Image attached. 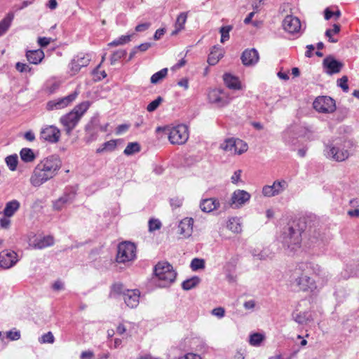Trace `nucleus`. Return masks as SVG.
Segmentation results:
<instances>
[{"mask_svg":"<svg viewBox=\"0 0 359 359\" xmlns=\"http://www.w3.org/2000/svg\"><path fill=\"white\" fill-rule=\"evenodd\" d=\"M6 337L11 341L18 340L20 338V332L16 329L6 332Z\"/></svg>","mask_w":359,"mask_h":359,"instance_id":"nucleus-48","label":"nucleus"},{"mask_svg":"<svg viewBox=\"0 0 359 359\" xmlns=\"http://www.w3.org/2000/svg\"><path fill=\"white\" fill-rule=\"evenodd\" d=\"M288 187L284 180H276L272 185H266L262 189V194L266 197H273L283 193Z\"/></svg>","mask_w":359,"mask_h":359,"instance_id":"nucleus-13","label":"nucleus"},{"mask_svg":"<svg viewBox=\"0 0 359 359\" xmlns=\"http://www.w3.org/2000/svg\"><path fill=\"white\" fill-rule=\"evenodd\" d=\"M50 41L51 39L48 37H39L38 39V43L41 47L47 46L48 45H49Z\"/></svg>","mask_w":359,"mask_h":359,"instance_id":"nucleus-55","label":"nucleus"},{"mask_svg":"<svg viewBox=\"0 0 359 359\" xmlns=\"http://www.w3.org/2000/svg\"><path fill=\"white\" fill-rule=\"evenodd\" d=\"M222 56L223 50L219 47L214 46L208 55V62L210 65H215Z\"/></svg>","mask_w":359,"mask_h":359,"instance_id":"nucleus-30","label":"nucleus"},{"mask_svg":"<svg viewBox=\"0 0 359 359\" xmlns=\"http://www.w3.org/2000/svg\"><path fill=\"white\" fill-rule=\"evenodd\" d=\"M347 83L348 77L346 76H344L337 80L338 86H339L346 93H347L349 89Z\"/></svg>","mask_w":359,"mask_h":359,"instance_id":"nucleus-49","label":"nucleus"},{"mask_svg":"<svg viewBox=\"0 0 359 359\" xmlns=\"http://www.w3.org/2000/svg\"><path fill=\"white\" fill-rule=\"evenodd\" d=\"M76 196V191L74 189L70 187L67 188L63 195L55 201L53 203L54 209L56 210H61L66 205H69L73 202Z\"/></svg>","mask_w":359,"mask_h":359,"instance_id":"nucleus-16","label":"nucleus"},{"mask_svg":"<svg viewBox=\"0 0 359 359\" xmlns=\"http://www.w3.org/2000/svg\"><path fill=\"white\" fill-rule=\"evenodd\" d=\"M232 98L227 91L220 88L211 89L208 93L209 103L218 108L227 106Z\"/></svg>","mask_w":359,"mask_h":359,"instance_id":"nucleus-7","label":"nucleus"},{"mask_svg":"<svg viewBox=\"0 0 359 359\" xmlns=\"http://www.w3.org/2000/svg\"><path fill=\"white\" fill-rule=\"evenodd\" d=\"M13 19V14H8L1 21H0V36L4 35L11 25V22Z\"/></svg>","mask_w":359,"mask_h":359,"instance_id":"nucleus-35","label":"nucleus"},{"mask_svg":"<svg viewBox=\"0 0 359 359\" xmlns=\"http://www.w3.org/2000/svg\"><path fill=\"white\" fill-rule=\"evenodd\" d=\"M191 269L197 271L205 268V261L203 259L194 258L191 262Z\"/></svg>","mask_w":359,"mask_h":359,"instance_id":"nucleus-42","label":"nucleus"},{"mask_svg":"<svg viewBox=\"0 0 359 359\" xmlns=\"http://www.w3.org/2000/svg\"><path fill=\"white\" fill-rule=\"evenodd\" d=\"M60 130L55 126H46L41 128L39 138L43 142L54 144L60 139Z\"/></svg>","mask_w":359,"mask_h":359,"instance_id":"nucleus-12","label":"nucleus"},{"mask_svg":"<svg viewBox=\"0 0 359 359\" xmlns=\"http://www.w3.org/2000/svg\"><path fill=\"white\" fill-rule=\"evenodd\" d=\"M129 128V126L127 125V124H121V125H119L117 128H116V133L117 134H121L125 131H126Z\"/></svg>","mask_w":359,"mask_h":359,"instance_id":"nucleus-63","label":"nucleus"},{"mask_svg":"<svg viewBox=\"0 0 359 359\" xmlns=\"http://www.w3.org/2000/svg\"><path fill=\"white\" fill-rule=\"evenodd\" d=\"M78 93L74 91L64 97L49 101L46 104V109L49 111L61 109L69 105L77 97Z\"/></svg>","mask_w":359,"mask_h":359,"instance_id":"nucleus-14","label":"nucleus"},{"mask_svg":"<svg viewBox=\"0 0 359 359\" xmlns=\"http://www.w3.org/2000/svg\"><path fill=\"white\" fill-rule=\"evenodd\" d=\"M187 20V13H181L177 18L175 23V29L172 32V35H177L180 31L184 29V25Z\"/></svg>","mask_w":359,"mask_h":359,"instance_id":"nucleus-28","label":"nucleus"},{"mask_svg":"<svg viewBox=\"0 0 359 359\" xmlns=\"http://www.w3.org/2000/svg\"><path fill=\"white\" fill-rule=\"evenodd\" d=\"M313 107L318 112L332 113L336 109L335 101L328 96H320L317 97L313 102Z\"/></svg>","mask_w":359,"mask_h":359,"instance_id":"nucleus-11","label":"nucleus"},{"mask_svg":"<svg viewBox=\"0 0 359 359\" xmlns=\"http://www.w3.org/2000/svg\"><path fill=\"white\" fill-rule=\"evenodd\" d=\"M8 218L5 216L0 219V225L2 228L7 229L10 226L11 221Z\"/></svg>","mask_w":359,"mask_h":359,"instance_id":"nucleus-58","label":"nucleus"},{"mask_svg":"<svg viewBox=\"0 0 359 359\" xmlns=\"http://www.w3.org/2000/svg\"><path fill=\"white\" fill-rule=\"evenodd\" d=\"M26 57L30 63L38 65L44 58V53L41 49L27 50Z\"/></svg>","mask_w":359,"mask_h":359,"instance_id":"nucleus-26","label":"nucleus"},{"mask_svg":"<svg viewBox=\"0 0 359 359\" xmlns=\"http://www.w3.org/2000/svg\"><path fill=\"white\" fill-rule=\"evenodd\" d=\"M224 82L226 87L233 90H241L243 88L242 84L238 78L231 74H224L223 76Z\"/></svg>","mask_w":359,"mask_h":359,"instance_id":"nucleus-25","label":"nucleus"},{"mask_svg":"<svg viewBox=\"0 0 359 359\" xmlns=\"http://www.w3.org/2000/svg\"><path fill=\"white\" fill-rule=\"evenodd\" d=\"M243 306L245 309H253L255 306V302L254 300L245 302Z\"/></svg>","mask_w":359,"mask_h":359,"instance_id":"nucleus-64","label":"nucleus"},{"mask_svg":"<svg viewBox=\"0 0 359 359\" xmlns=\"http://www.w3.org/2000/svg\"><path fill=\"white\" fill-rule=\"evenodd\" d=\"M151 46V44L150 43H144L137 46H135V48L137 50H140L141 52H144V51L147 50Z\"/></svg>","mask_w":359,"mask_h":359,"instance_id":"nucleus-59","label":"nucleus"},{"mask_svg":"<svg viewBox=\"0 0 359 359\" xmlns=\"http://www.w3.org/2000/svg\"><path fill=\"white\" fill-rule=\"evenodd\" d=\"M266 335L264 332H254L249 336V344L255 347L260 346L265 341Z\"/></svg>","mask_w":359,"mask_h":359,"instance_id":"nucleus-29","label":"nucleus"},{"mask_svg":"<svg viewBox=\"0 0 359 359\" xmlns=\"http://www.w3.org/2000/svg\"><path fill=\"white\" fill-rule=\"evenodd\" d=\"M163 102V98L158 96L156 100L151 102L147 107V110L149 112L155 111L161 103Z\"/></svg>","mask_w":359,"mask_h":359,"instance_id":"nucleus-47","label":"nucleus"},{"mask_svg":"<svg viewBox=\"0 0 359 359\" xmlns=\"http://www.w3.org/2000/svg\"><path fill=\"white\" fill-rule=\"evenodd\" d=\"M168 69L163 68L160 71L154 74L151 77V83L153 84H156L161 81L168 74Z\"/></svg>","mask_w":359,"mask_h":359,"instance_id":"nucleus-36","label":"nucleus"},{"mask_svg":"<svg viewBox=\"0 0 359 359\" xmlns=\"http://www.w3.org/2000/svg\"><path fill=\"white\" fill-rule=\"evenodd\" d=\"M91 60L89 54L79 53L72 59L69 64L72 74L78 73L82 67H87Z\"/></svg>","mask_w":359,"mask_h":359,"instance_id":"nucleus-15","label":"nucleus"},{"mask_svg":"<svg viewBox=\"0 0 359 359\" xmlns=\"http://www.w3.org/2000/svg\"><path fill=\"white\" fill-rule=\"evenodd\" d=\"M212 314L219 318H223L225 314V310L223 307H217L212 311Z\"/></svg>","mask_w":359,"mask_h":359,"instance_id":"nucleus-52","label":"nucleus"},{"mask_svg":"<svg viewBox=\"0 0 359 359\" xmlns=\"http://www.w3.org/2000/svg\"><path fill=\"white\" fill-rule=\"evenodd\" d=\"M126 50H118L115 51L110 57L111 64L114 65L118 60L124 57L126 55Z\"/></svg>","mask_w":359,"mask_h":359,"instance_id":"nucleus-45","label":"nucleus"},{"mask_svg":"<svg viewBox=\"0 0 359 359\" xmlns=\"http://www.w3.org/2000/svg\"><path fill=\"white\" fill-rule=\"evenodd\" d=\"M220 148L230 155H240L248 150V144L240 139L230 138L220 145Z\"/></svg>","mask_w":359,"mask_h":359,"instance_id":"nucleus-9","label":"nucleus"},{"mask_svg":"<svg viewBox=\"0 0 359 359\" xmlns=\"http://www.w3.org/2000/svg\"><path fill=\"white\" fill-rule=\"evenodd\" d=\"M259 53L255 48L245 50L241 55L242 62L245 66H251L257 64L259 61Z\"/></svg>","mask_w":359,"mask_h":359,"instance_id":"nucleus-22","label":"nucleus"},{"mask_svg":"<svg viewBox=\"0 0 359 359\" xmlns=\"http://www.w3.org/2000/svg\"><path fill=\"white\" fill-rule=\"evenodd\" d=\"M53 289L56 291L62 290L64 289V283L61 280H56L52 286Z\"/></svg>","mask_w":359,"mask_h":359,"instance_id":"nucleus-60","label":"nucleus"},{"mask_svg":"<svg viewBox=\"0 0 359 359\" xmlns=\"http://www.w3.org/2000/svg\"><path fill=\"white\" fill-rule=\"evenodd\" d=\"M150 26H151V23L150 22L142 23V24H140V25L136 26L135 31L137 32H144L147 29H148Z\"/></svg>","mask_w":359,"mask_h":359,"instance_id":"nucleus-54","label":"nucleus"},{"mask_svg":"<svg viewBox=\"0 0 359 359\" xmlns=\"http://www.w3.org/2000/svg\"><path fill=\"white\" fill-rule=\"evenodd\" d=\"M226 227L236 233H239L242 231L241 223L237 217L230 218L227 222Z\"/></svg>","mask_w":359,"mask_h":359,"instance_id":"nucleus-32","label":"nucleus"},{"mask_svg":"<svg viewBox=\"0 0 359 359\" xmlns=\"http://www.w3.org/2000/svg\"><path fill=\"white\" fill-rule=\"evenodd\" d=\"M53 237L51 236H47L38 240H36V242L33 244V247L37 249H42L46 247L51 246L53 245Z\"/></svg>","mask_w":359,"mask_h":359,"instance_id":"nucleus-31","label":"nucleus"},{"mask_svg":"<svg viewBox=\"0 0 359 359\" xmlns=\"http://www.w3.org/2000/svg\"><path fill=\"white\" fill-rule=\"evenodd\" d=\"M161 223L158 219H151L149 221V230L150 231L158 230L161 228Z\"/></svg>","mask_w":359,"mask_h":359,"instance_id":"nucleus-50","label":"nucleus"},{"mask_svg":"<svg viewBox=\"0 0 359 359\" xmlns=\"http://www.w3.org/2000/svg\"><path fill=\"white\" fill-rule=\"evenodd\" d=\"M15 69L21 73L29 72L31 70V68L29 67V65L20 62L15 64Z\"/></svg>","mask_w":359,"mask_h":359,"instance_id":"nucleus-51","label":"nucleus"},{"mask_svg":"<svg viewBox=\"0 0 359 359\" xmlns=\"http://www.w3.org/2000/svg\"><path fill=\"white\" fill-rule=\"evenodd\" d=\"M20 156L22 161L30 163L34 161L36 156L32 149L23 148L20 152Z\"/></svg>","mask_w":359,"mask_h":359,"instance_id":"nucleus-33","label":"nucleus"},{"mask_svg":"<svg viewBox=\"0 0 359 359\" xmlns=\"http://www.w3.org/2000/svg\"><path fill=\"white\" fill-rule=\"evenodd\" d=\"M153 280L160 287L170 286L176 278L177 273L168 262H158L154 267Z\"/></svg>","mask_w":359,"mask_h":359,"instance_id":"nucleus-4","label":"nucleus"},{"mask_svg":"<svg viewBox=\"0 0 359 359\" xmlns=\"http://www.w3.org/2000/svg\"><path fill=\"white\" fill-rule=\"evenodd\" d=\"M24 137L29 142H33L35 140V135L32 130H29L25 133Z\"/></svg>","mask_w":359,"mask_h":359,"instance_id":"nucleus-61","label":"nucleus"},{"mask_svg":"<svg viewBox=\"0 0 359 359\" xmlns=\"http://www.w3.org/2000/svg\"><path fill=\"white\" fill-rule=\"evenodd\" d=\"M140 150V144L137 142H130L123 151L124 154L127 156L133 155Z\"/></svg>","mask_w":359,"mask_h":359,"instance_id":"nucleus-38","label":"nucleus"},{"mask_svg":"<svg viewBox=\"0 0 359 359\" xmlns=\"http://www.w3.org/2000/svg\"><path fill=\"white\" fill-rule=\"evenodd\" d=\"M220 203L218 199L215 198L202 199L199 204L200 209L203 212L206 213H210L213 210L218 209Z\"/></svg>","mask_w":359,"mask_h":359,"instance_id":"nucleus-23","label":"nucleus"},{"mask_svg":"<svg viewBox=\"0 0 359 359\" xmlns=\"http://www.w3.org/2000/svg\"><path fill=\"white\" fill-rule=\"evenodd\" d=\"M194 219L191 217L183 219L178 225L179 233L184 237H189L193 231Z\"/></svg>","mask_w":359,"mask_h":359,"instance_id":"nucleus-24","label":"nucleus"},{"mask_svg":"<svg viewBox=\"0 0 359 359\" xmlns=\"http://www.w3.org/2000/svg\"><path fill=\"white\" fill-rule=\"evenodd\" d=\"M241 172L242 171L241 170H238L234 172L231 178L232 183L238 184L239 182H241Z\"/></svg>","mask_w":359,"mask_h":359,"instance_id":"nucleus-53","label":"nucleus"},{"mask_svg":"<svg viewBox=\"0 0 359 359\" xmlns=\"http://www.w3.org/2000/svg\"><path fill=\"white\" fill-rule=\"evenodd\" d=\"M165 29H163V28H162V29H158L156 31V32H155V34H154V39L155 40H158V39H160L162 37V36L165 34Z\"/></svg>","mask_w":359,"mask_h":359,"instance_id":"nucleus-62","label":"nucleus"},{"mask_svg":"<svg viewBox=\"0 0 359 359\" xmlns=\"http://www.w3.org/2000/svg\"><path fill=\"white\" fill-rule=\"evenodd\" d=\"M140 292L138 290H126L123 292V300L130 308H135L139 304Z\"/></svg>","mask_w":359,"mask_h":359,"instance_id":"nucleus-20","label":"nucleus"},{"mask_svg":"<svg viewBox=\"0 0 359 359\" xmlns=\"http://www.w3.org/2000/svg\"><path fill=\"white\" fill-rule=\"evenodd\" d=\"M39 341L41 344H53L55 337L51 332H48L39 339Z\"/></svg>","mask_w":359,"mask_h":359,"instance_id":"nucleus-44","label":"nucleus"},{"mask_svg":"<svg viewBox=\"0 0 359 359\" xmlns=\"http://www.w3.org/2000/svg\"><path fill=\"white\" fill-rule=\"evenodd\" d=\"M323 66L326 69L325 72L332 75L339 73L343 67V64L332 57H327L323 60Z\"/></svg>","mask_w":359,"mask_h":359,"instance_id":"nucleus-21","label":"nucleus"},{"mask_svg":"<svg viewBox=\"0 0 359 359\" xmlns=\"http://www.w3.org/2000/svg\"><path fill=\"white\" fill-rule=\"evenodd\" d=\"M131 40V35H122L119 38L114 40L111 43H109L110 46H118L121 45H124Z\"/></svg>","mask_w":359,"mask_h":359,"instance_id":"nucleus-39","label":"nucleus"},{"mask_svg":"<svg viewBox=\"0 0 359 359\" xmlns=\"http://www.w3.org/2000/svg\"><path fill=\"white\" fill-rule=\"evenodd\" d=\"M168 140L172 144H185L189 137V128L187 125L179 124L165 129Z\"/></svg>","mask_w":359,"mask_h":359,"instance_id":"nucleus-6","label":"nucleus"},{"mask_svg":"<svg viewBox=\"0 0 359 359\" xmlns=\"http://www.w3.org/2000/svg\"><path fill=\"white\" fill-rule=\"evenodd\" d=\"M283 27L289 33H297L301 29V22L297 17L287 15L283 21Z\"/></svg>","mask_w":359,"mask_h":359,"instance_id":"nucleus-19","label":"nucleus"},{"mask_svg":"<svg viewBox=\"0 0 359 359\" xmlns=\"http://www.w3.org/2000/svg\"><path fill=\"white\" fill-rule=\"evenodd\" d=\"M325 156L335 161L341 162L346 160L349 156V152L341 145L329 144L326 146L325 150Z\"/></svg>","mask_w":359,"mask_h":359,"instance_id":"nucleus-10","label":"nucleus"},{"mask_svg":"<svg viewBox=\"0 0 359 359\" xmlns=\"http://www.w3.org/2000/svg\"><path fill=\"white\" fill-rule=\"evenodd\" d=\"M340 31V26L337 25V24H334L333 25V29H328L326 30L325 32V36L329 38V41L332 42V43H335L337 41V40L336 39H334L332 38V35L333 34H337Z\"/></svg>","mask_w":359,"mask_h":359,"instance_id":"nucleus-41","label":"nucleus"},{"mask_svg":"<svg viewBox=\"0 0 359 359\" xmlns=\"http://www.w3.org/2000/svg\"><path fill=\"white\" fill-rule=\"evenodd\" d=\"M232 29V27L224 26L220 28L219 32L221 34V42L224 43L229 39V32Z\"/></svg>","mask_w":359,"mask_h":359,"instance_id":"nucleus-43","label":"nucleus"},{"mask_svg":"<svg viewBox=\"0 0 359 359\" xmlns=\"http://www.w3.org/2000/svg\"><path fill=\"white\" fill-rule=\"evenodd\" d=\"M251 195L245 190H235L231 198V205L233 208H241L250 200Z\"/></svg>","mask_w":359,"mask_h":359,"instance_id":"nucleus-18","label":"nucleus"},{"mask_svg":"<svg viewBox=\"0 0 359 359\" xmlns=\"http://www.w3.org/2000/svg\"><path fill=\"white\" fill-rule=\"evenodd\" d=\"M177 359H202V358L198 354L188 353L183 356L179 357Z\"/></svg>","mask_w":359,"mask_h":359,"instance_id":"nucleus-56","label":"nucleus"},{"mask_svg":"<svg viewBox=\"0 0 359 359\" xmlns=\"http://www.w3.org/2000/svg\"><path fill=\"white\" fill-rule=\"evenodd\" d=\"M20 207V202L15 199L7 202L3 211L4 216L6 217H11L13 216L14 214L19 210Z\"/></svg>","mask_w":359,"mask_h":359,"instance_id":"nucleus-27","label":"nucleus"},{"mask_svg":"<svg viewBox=\"0 0 359 359\" xmlns=\"http://www.w3.org/2000/svg\"><path fill=\"white\" fill-rule=\"evenodd\" d=\"M94 356V353L92 351H83L81 353V355H80V358L81 359H93Z\"/></svg>","mask_w":359,"mask_h":359,"instance_id":"nucleus-57","label":"nucleus"},{"mask_svg":"<svg viewBox=\"0 0 359 359\" xmlns=\"http://www.w3.org/2000/svg\"><path fill=\"white\" fill-rule=\"evenodd\" d=\"M18 162V156L16 154L11 155L6 158V163L9 169L12 171L16 170Z\"/></svg>","mask_w":359,"mask_h":359,"instance_id":"nucleus-40","label":"nucleus"},{"mask_svg":"<svg viewBox=\"0 0 359 359\" xmlns=\"http://www.w3.org/2000/svg\"><path fill=\"white\" fill-rule=\"evenodd\" d=\"M18 261V255L14 251L5 250L0 252V266L3 269L11 268Z\"/></svg>","mask_w":359,"mask_h":359,"instance_id":"nucleus-17","label":"nucleus"},{"mask_svg":"<svg viewBox=\"0 0 359 359\" xmlns=\"http://www.w3.org/2000/svg\"><path fill=\"white\" fill-rule=\"evenodd\" d=\"M116 147V141L111 140L103 143L99 148L97 149L96 153L101 154L104 151H112Z\"/></svg>","mask_w":359,"mask_h":359,"instance_id":"nucleus-34","label":"nucleus"},{"mask_svg":"<svg viewBox=\"0 0 359 359\" xmlns=\"http://www.w3.org/2000/svg\"><path fill=\"white\" fill-rule=\"evenodd\" d=\"M126 290H124L123 285L122 284L116 283V284L113 285L110 294H111V296H114V297H115L116 295H118V294L123 295V292H126Z\"/></svg>","mask_w":359,"mask_h":359,"instance_id":"nucleus-46","label":"nucleus"},{"mask_svg":"<svg viewBox=\"0 0 359 359\" xmlns=\"http://www.w3.org/2000/svg\"><path fill=\"white\" fill-rule=\"evenodd\" d=\"M136 257V247L130 242H123L118 246L116 261L126 263L133 261Z\"/></svg>","mask_w":359,"mask_h":359,"instance_id":"nucleus-8","label":"nucleus"},{"mask_svg":"<svg viewBox=\"0 0 359 359\" xmlns=\"http://www.w3.org/2000/svg\"><path fill=\"white\" fill-rule=\"evenodd\" d=\"M302 230L298 224L293 222L284 229L281 242L287 253H292L301 246Z\"/></svg>","mask_w":359,"mask_h":359,"instance_id":"nucleus-3","label":"nucleus"},{"mask_svg":"<svg viewBox=\"0 0 359 359\" xmlns=\"http://www.w3.org/2000/svg\"><path fill=\"white\" fill-rule=\"evenodd\" d=\"M62 165L60 158L52 155L41 160L34 168L29 179L30 184L39 187L57 175Z\"/></svg>","mask_w":359,"mask_h":359,"instance_id":"nucleus-2","label":"nucleus"},{"mask_svg":"<svg viewBox=\"0 0 359 359\" xmlns=\"http://www.w3.org/2000/svg\"><path fill=\"white\" fill-rule=\"evenodd\" d=\"M314 277L320 278L323 283H326L330 278L320 265L311 262L297 264L292 274L293 283L299 290L311 293L318 291Z\"/></svg>","mask_w":359,"mask_h":359,"instance_id":"nucleus-1","label":"nucleus"},{"mask_svg":"<svg viewBox=\"0 0 359 359\" xmlns=\"http://www.w3.org/2000/svg\"><path fill=\"white\" fill-rule=\"evenodd\" d=\"M200 282V279L197 276L192 277L183 281L182 287L185 290H189L195 287Z\"/></svg>","mask_w":359,"mask_h":359,"instance_id":"nucleus-37","label":"nucleus"},{"mask_svg":"<svg viewBox=\"0 0 359 359\" xmlns=\"http://www.w3.org/2000/svg\"><path fill=\"white\" fill-rule=\"evenodd\" d=\"M89 107V102H83L75 106L71 111L60 117V122L65 127L67 134L69 135L72 133Z\"/></svg>","mask_w":359,"mask_h":359,"instance_id":"nucleus-5","label":"nucleus"}]
</instances>
